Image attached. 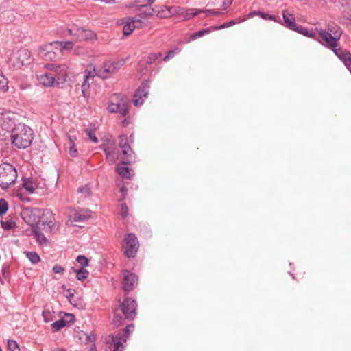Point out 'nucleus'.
Wrapping results in <instances>:
<instances>
[{
  "label": "nucleus",
  "instance_id": "nucleus-52",
  "mask_svg": "<svg viewBox=\"0 0 351 351\" xmlns=\"http://www.w3.org/2000/svg\"><path fill=\"white\" fill-rule=\"evenodd\" d=\"M81 88H82V93L83 94V96L86 97V92L89 88V83H88V80L84 79V82H83V83L82 84Z\"/></svg>",
  "mask_w": 351,
  "mask_h": 351
},
{
  "label": "nucleus",
  "instance_id": "nucleus-2",
  "mask_svg": "<svg viewBox=\"0 0 351 351\" xmlns=\"http://www.w3.org/2000/svg\"><path fill=\"white\" fill-rule=\"evenodd\" d=\"M102 149L106 154V160L114 163L118 159L123 160V163H130L135 160L134 153L132 150L126 135H120L119 137V148L113 142H108L101 145Z\"/></svg>",
  "mask_w": 351,
  "mask_h": 351
},
{
  "label": "nucleus",
  "instance_id": "nucleus-58",
  "mask_svg": "<svg viewBox=\"0 0 351 351\" xmlns=\"http://www.w3.org/2000/svg\"><path fill=\"white\" fill-rule=\"evenodd\" d=\"M232 0H223V5L225 7V9H226L232 4Z\"/></svg>",
  "mask_w": 351,
  "mask_h": 351
},
{
  "label": "nucleus",
  "instance_id": "nucleus-24",
  "mask_svg": "<svg viewBox=\"0 0 351 351\" xmlns=\"http://www.w3.org/2000/svg\"><path fill=\"white\" fill-rule=\"evenodd\" d=\"M121 115L125 116L128 112V104L127 99L122 96L121 101L119 102V110L118 112Z\"/></svg>",
  "mask_w": 351,
  "mask_h": 351
},
{
  "label": "nucleus",
  "instance_id": "nucleus-4",
  "mask_svg": "<svg viewBox=\"0 0 351 351\" xmlns=\"http://www.w3.org/2000/svg\"><path fill=\"white\" fill-rule=\"evenodd\" d=\"M17 179L16 169L9 163L0 165V186L7 189L15 183Z\"/></svg>",
  "mask_w": 351,
  "mask_h": 351
},
{
  "label": "nucleus",
  "instance_id": "nucleus-22",
  "mask_svg": "<svg viewBox=\"0 0 351 351\" xmlns=\"http://www.w3.org/2000/svg\"><path fill=\"white\" fill-rule=\"evenodd\" d=\"M125 163H123V160L122 163L119 164L117 167V172L123 178H129L131 176L130 169L124 166Z\"/></svg>",
  "mask_w": 351,
  "mask_h": 351
},
{
  "label": "nucleus",
  "instance_id": "nucleus-33",
  "mask_svg": "<svg viewBox=\"0 0 351 351\" xmlns=\"http://www.w3.org/2000/svg\"><path fill=\"white\" fill-rule=\"evenodd\" d=\"M8 80L3 75V73L0 71V90L3 92L8 90Z\"/></svg>",
  "mask_w": 351,
  "mask_h": 351
},
{
  "label": "nucleus",
  "instance_id": "nucleus-25",
  "mask_svg": "<svg viewBox=\"0 0 351 351\" xmlns=\"http://www.w3.org/2000/svg\"><path fill=\"white\" fill-rule=\"evenodd\" d=\"M121 340H122V335H121V334H118L115 337H112L114 351H123V346L121 342Z\"/></svg>",
  "mask_w": 351,
  "mask_h": 351
},
{
  "label": "nucleus",
  "instance_id": "nucleus-37",
  "mask_svg": "<svg viewBox=\"0 0 351 351\" xmlns=\"http://www.w3.org/2000/svg\"><path fill=\"white\" fill-rule=\"evenodd\" d=\"M237 23H238V19L234 21V20H232L228 23H225L219 26H216V27H214L213 29L215 30H219V29H224V28H227V27H229L230 26H232V25H234L235 24Z\"/></svg>",
  "mask_w": 351,
  "mask_h": 351
},
{
  "label": "nucleus",
  "instance_id": "nucleus-44",
  "mask_svg": "<svg viewBox=\"0 0 351 351\" xmlns=\"http://www.w3.org/2000/svg\"><path fill=\"white\" fill-rule=\"evenodd\" d=\"M76 261L82 266V267L84 268L88 265V259L83 255H79L76 258Z\"/></svg>",
  "mask_w": 351,
  "mask_h": 351
},
{
  "label": "nucleus",
  "instance_id": "nucleus-57",
  "mask_svg": "<svg viewBox=\"0 0 351 351\" xmlns=\"http://www.w3.org/2000/svg\"><path fill=\"white\" fill-rule=\"evenodd\" d=\"M68 295L67 298L69 300L70 302H71V298L74 297V293L75 292V289H69L67 290Z\"/></svg>",
  "mask_w": 351,
  "mask_h": 351
},
{
  "label": "nucleus",
  "instance_id": "nucleus-13",
  "mask_svg": "<svg viewBox=\"0 0 351 351\" xmlns=\"http://www.w3.org/2000/svg\"><path fill=\"white\" fill-rule=\"evenodd\" d=\"M144 25V23L137 17L128 18L127 21L123 23V34L128 36L134 31L136 27L139 28Z\"/></svg>",
  "mask_w": 351,
  "mask_h": 351
},
{
  "label": "nucleus",
  "instance_id": "nucleus-56",
  "mask_svg": "<svg viewBox=\"0 0 351 351\" xmlns=\"http://www.w3.org/2000/svg\"><path fill=\"white\" fill-rule=\"evenodd\" d=\"M175 55L174 51H169L163 58V61L167 62L170 58H173Z\"/></svg>",
  "mask_w": 351,
  "mask_h": 351
},
{
  "label": "nucleus",
  "instance_id": "nucleus-51",
  "mask_svg": "<svg viewBox=\"0 0 351 351\" xmlns=\"http://www.w3.org/2000/svg\"><path fill=\"white\" fill-rule=\"evenodd\" d=\"M77 192L83 193L84 196H87L89 195L90 193V189L88 186H84L83 187L78 188Z\"/></svg>",
  "mask_w": 351,
  "mask_h": 351
},
{
  "label": "nucleus",
  "instance_id": "nucleus-53",
  "mask_svg": "<svg viewBox=\"0 0 351 351\" xmlns=\"http://www.w3.org/2000/svg\"><path fill=\"white\" fill-rule=\"evenodd\" d=\"M128 212V210L126 204L125 203L122 204L121 207V215L123 219L127 217Z\"/></svg>",
  "mask_w": 351,
  "mask_h": 351
},
{
  "label": "nucleus",
  "instance_id": "nucleus-19",
  "mask_svg": "<svg viewBox=\"0 0 351 351\" xmlns=\"http://www.w3.org/2000/svg\"><path fill=\"white\" fill-rule=\"evenodd\" d=\"M91 217L90 211L88 210H80L75 211L73 215V219L75 222H82L88 220Z\"/></svg>",
  "mask_w": 351,
  "mask_h": 351
},
{
  "label": "nucleus",
  "instance_id": "nucleus-45",
  "mask_svg": "<svg viewBox=\"0 0 351 351\" xmlns=\"http://www.w3.org/2000/svg\"><path fill=\"white\" fill-rule=\"evenodd\" d=\"M259 13H260V11H253V12H251L247 15L244 16L243 18L238 19V23L243 22V21H246L247 19H250V18H252V17H253L254 16H259Z\"/></svg>",
  "mask_w": 351,
  "mask_h": 351
},
{
  "label": "nucleus",
  "instance_id": "nucleus-9",
  "mask_svg": "<svg viewBox=\"0 0 351 351\" xmlns=\"http://www.w3.org/2000/svg\"><path fill=\"white\" fill-rule=\"evenodd\" d=\"M136 302L131 298H126L119 306V310L127 319L133 320L136 315Z\"/></svg>",
  "mask_w": 351,
  "mask_h": 351
},
{
  "label": "nucleus",
  "instance_id": "nucleus-3",
  "mask_svg": "<svg viewBox=\"0 0 351 351\" xmlns=\"http://www.w3.org/2000/svg\"><path fill=\"white\" fill-rule=\"evenodd\" d=\"M34 137L33 130L25 124L19 123L12 130V143L19 149H25L29 147Z\"/></svg>",
  "mask_w": 351,
  "mask_h": 351
},
{
  "label": "nucleus",
  "instance_id": "nucleus-11",
  "mask_svg": "<svg viewBox=\"0 0 351 351\" xmlns=\"http://www.w3.org/2000/svg\"><path fill=\"white\" fill-rule=\"evenodd\" d=\"M138 281V276L134 274L125 270L123 271V289L129 292L134 289L135 284Z\"/></svg>",
  "mask_w": 351,
  "mask_h": 351
},
{
  "label": "nucleus",
  "instance_id": "nucleus-35",
  "mask_svg": "<svg viewBox=\"0 0 351 351\" xmlns=\"http://www.w3.org/2000/svg\"><path fill=\"white\" fill-rule=\"evenodd\" d=\"M69 143H70V147H69V154L73 157H75L77 155V149L76 146L73 142V140L72 139V138L71 136H69Z\"/></svg>",
  "mask_w": 351,
  "mask_h": 351
},
{
  "label": "nucleus",
  "instance_id": "nucleus-41",
  "mask_svg": "<svg viewBox=\"0 0 351 351\" xmlns=\"http://www.w3.org/2000/svg\"><path fill=\"white\" fill-rule=\"evenodd\" d=\"M202 10L200 9H190L186 10V19H191L195 16H197L198 14L202 13Z\"/></svg>",
  "mask_w": 351,
  "mask_h": 351
},
{
  "label": "nucleus",
  "instance_id": "nucleus-46",
  "mask_svg": "<svg viewBox=\"0 0 351 351\" xmlns=\"http://www.w3.org/2000/svg\"><path fill=\"white\" fill-rule=\"evenodd\" d=\"M45 226L44 228H46L49 232H52L54 230H56L58 228L57 224L55 222L49 221L47 223H44Z\"/></svg>",
  "mask_w": 351,
  "mask_h": 351
},
{
  "label": "nucleus",
  "instance_id": "nucleus-6",
  "mask_svg": "<svg viewBox=\"0 0 351 351\" xmlns=\"http://www.w3.org/2000/svg\"><path fill=\"white\" fill-rule=\"evenodd\" d=\"M124 63L125 61L123 60L104 62L98 70V77L107 79L112 76L118 72Z\"/></svg>",
  "mask_w": 351,
  "mask_h": 351
},
{
  "label": "nucleus",
  "instance_id": "nucleus-26",
  "mask_svg": "<svg viewBox=\"0 0 351 351\" xmlns=\"http://www.w3.org/2000/svg\"><path fill=\"white\" fill-rule=\"evenodd\" d=\"M32 213V211L29 209H25L21 213V217L24 219V221L29 224L32 225L35 222V219H32L31 215Z\"/></svg>",
  "mask_w": 351,
  "mask_h": 351
},
{
  "label": "nucleus",
  "instance_id": "nucleus-60",
  "mask_svg": "<svg viewBox=\"0 0 351 351\" xmlns=\"http://www.w3.org/2000/svg\"><path fill=\"white\" fill-rule=\"evenodd\" d=\"M149 4H152L154 2L155 0H147Z\"/></svg>",
  "mask_w": 351,
  "mask_h": 351
},
{
  "label": "nucleus",
  "instance_id": "nucleus-36",
  "mask_svg": "<svg viewBox=\"0 0 351 351\" xmlns=\"http://www.w3.org/2000/svg\"><path fill=\"white\" fill-rule=\"evenodd\" d=\"M161 56H162V53L160 52L150 53L149 56L147 58V60L146 61V64H153Z\"/></svg>",
  "mask_w": 351,
  "mask_h": 351
},
{
  "label": "nucleus",
  "instance_id": "nucleus-17",
  "mask_svg": "<svg viewBox=\"0 0 351 351\" xmlns=\"http://www.w3.org/2000/svg\"><path fill=\"white\" fill-rule=\"evenodd\" d=\"M17 60L22 66L29 64L32 62L30 51L27 49H21L17 53Z\"/></svg>",
  "mask_w": 351,
  "mask_h": 351
},
{
  "label": "nucleus",
  "instance_id": "nucleus-55",
  "mask_svg": "<svg viewBox=\"0 0 351 351\" xmlns=\"http://www.w3.org/2000/svg\"><path fill=\"white\" fill-rule=\"evenodd\" d=\"M42 315H43L44 321L45 322L47 323L51 321V318H50L51 314H50L49 311H43Z\"/></svg>",
  "mask_w": 351,
  "mask_h": 351
},
{
  "label": "nucleus",
  "instance_id": "nucleus-63",
  "mask_svg": "<svg viewBox=\"0 0 351 351\" xmlns=\"http://www.w3.org/2000/svg\"><path fill=\"white\" fill-rule=\"evenodd\" d=\"M134 5V4H131L129 7H132Z\"/></svg>",
  "mask_w": 351,
  "mask_h": 351
},
{
  "label": "nucleus",
  "instance_id": "nucleus-47",
  "mask_svg": "<svg viewBox=\"0 0 351 351\" xmlns=\"http://www.w3.org/2000/svg\"><path fill=\"white\" fill-rule=\"evenodd\" d=\"M259 16L262 18L264 20H269V21H277L276 17L274 15L269 14L268 13H265L260 12Z\"/></svg>",
  "mask_w": 351,
  "mask_h": 351
},
{
  "label": "nucleus",
  "instance_id": "nucleus-5",
  "mask_svg": "<svg viewBox=\"0 0 351 351\" xmlns=\"http://www.w3.org/2000/svg\"><path fill=\"white\" fill-rule=\"evenodd\" d=\"M39 54L45 60H56L62 56L61 46L54 42L49 43L40 48Z\"/></svg>",
  "mask_w": 351,
  "mask_h": 351
},
{
  "label": "nucleus",
  "instance_id": "nucleus-12",
  "mask_svg": "<svg viewBox=\"0 0 351 351\" xmlns=\"http://www.w3.org/2000/svg\"><path fill=\"white\" fill-rule=\"evenodd\" d=\"M149 82L145 80L141 84V86L137 89L134 95V104L136 106H141L143 104V97H146L149 93Z\"/></svg>",
  "mask_w": 351,
  "mask_h": 351
},
{
  "label": "nucleus",
  "instance_id": "nucleus-61",
  "mask_svg": "<svg viewBox=\"0 0 351 351\" xmlns=\"http://www.w3.org/2000/svg\"><path fill=\"white\" fill-rule=\"evenodd\" d=\"M121 191H122V192H123V191H125V188H124V187H123V188H121Z\"/></svg>",
  "mask_w": 351,
  "mask_h": 351
},
{
  "label": "nucleus",
  "instance_id": "nucleus-1",
  "mask_svg": "<svg viewBox=\"0 0 351 351\" xmlns=\"http://www.w3.org/2000/svg\"><path fill=\"white\" fill-rule=\"evenodd\" d=\"M315 30L321 37L322 45L332 52L341 60L348 69L351 66V53L340 47L339 40L343 34L341 27L334 23L327 24L326 29H323L321 23L315 24Z\"/></svg>",
  "mask_w": 351,
  "mask_h": 351
},
{
  "label": "nucleus",
  "instance_id": "nucleus-20",
  "mask_svg": "<svg viewBox=\"0 0 351 351\" xmlns=\"http://www.w3.org/2000/svg\"><path fill=\"white\" fill-rule=\"evenodd\" d=\"M22 186L29 194L34 193L38 187L37 183L32 178H24Z\"/></svg>",
  "mask_w": 351,
  "mask_h": 351
},
{
  "label": "nucleus",
  "instance_id": "nucleus-14",
  "mask_svg": "<svg viewBox=\"0 0 351 351\" xmlns=\"http://www.w3.org/2000/svg\"><path fill=\"white\" fill-rule=\"evenodd\" d=\"M38 82L44 86L51 87L56 85V79L53 73H44L40 75H37Z\"/></svg>",
  "mask_w": 351,
  "mask_h": 351
},
{
  "label": "nucleus",
  "instance_id": "nucleus-15",
  "mask_svg": "<svg viewBox=\"0 0 351 351\" xmlns=\"http://www.w3.org/2000/svg\"><path fill=\"white\" fill-rule=\"evenodd\" d=\"M314 25L315 26V24ZM295 32L301 34L303 36L316 40L320 44H322L321 37L315 29H308L304 27L298 26V27L295 29Z\"/></svg>",
  "mask_w": 351,
  "mask_h": 351
},
{
  "label": "nucleus",
  "instance_id": "nucleus-34",
  "mask_svg": "<svg viewBox=\"0 0 351 351\" xmlns=\"http://www.w3.org/2000/svg\"><path fill=\"white\" fill-rule=\"evenodd\" d=\"M55 43H58L61 46V55H62L63 49L70 50L73 47V43L71 41H56Z\"/></svg>",
  "mask_w": 351,
  "mask_h": 351
},
{
  "label": "nucleus",
  "instance_id": "nucleus-39",
  "mask_svg": "<svg viewBox=\"0 0 351 351\" xmlns=\"http://www.w3.org/2000/svg\"><path fill=\"white\" fill-rule=\"evenodd\" d=\"M1 226L4 230H11L16 226V223L12 220L1 221Z\"/></svg>",
  "mask_w": 351,
  "mask_h": 351
},
{
  "label": "nucleus",
  "instance_id": "nucleus-43",
  "mask_svg": "<svg viewBox=\"0 0 351 351\" xmlns=\"http://www.w3.org/2000/svg\"><path fill=\"white\" fill-rule=\"evenodd\" d=\"M134 324H130L129 325H128L123 330V333H124V339H123V341H126V339L129 337L130 335L132 332L133 331V329H134Z\"/></svg>",
  "mask_w": 351,
  "mask_h": 351
},
{
  "label": "nucleus",
  "instance_id": "nucleus-50",
  "mask_svg": "<svg viewBox=\"0 0 351 351\" xmlns=\"http://www.w3.org/2000/svg\"><path fill=\"white\" fill-rule=\"evenodd\" d=\"M119 103L115 104L112 102L108 106L107 109L110 112H117L119 110Z\"/></svg>",
  "mask_w": 351,
  "mask_h": 351
},
{
  "label": "nucleus",
  "instance_id": "nucleus-38",
  "mask_svg": "<svg viewBox=\"0 0 351 351\" xmlns=\"http://www.w3.org/2000/svg\"><path fill=\"white\" fill-rule=\"evenodd\" d=\"M8 349L9 351H21L18 343L14 340L8 341Z\"/></svg>",
  "mask_w": 351,
  "mask_h": 351
},
{
  "label": "nucleus",
  "instance_id": "nucleus-40",
  "mask_svg": "<svg viewBox=\"0 0 351 351\" xmlns=\"http://www.w3.org/2000/svg\"><path fill=\"white\" fill-rule=\"evenodd\" d=\"M9 276V267L8 265H3L1 269V276H0V281L3 283V280H5Z\"/></svg>",
  "mask_w": 351,
  "mask_h": 351
},
{
  "label": "nucleus",
  "instance_id": "nucleus-10",
  "mask_svg": "<svg viewBox=\"0 0 351 351\" xmlns=\"http://www.w3.org/2000/svg\"><path fill=\"white\" fill-rule=\"evenodd\" d=\"M45 68L50 71H54L53 74L56 79V85L60 86L63 84L68 77L67 66L65 64L57 65L55 64H47L45 66Z\"/></svg>",
  "mask_w": 351,
  "mask_h": 351
},
{
  "label": "nucleus",
  "instance_id": "nucleus-21",
  "mask_svg": "<svg viewBox=\"0 0 351 351\" xmlns=\"http://www.w3.org/2000/svg\"><path fill=\"white\" fill-rule=\"evenodd\" d=\"M164 8L165 10H164L162 9V13H160L159 12H158V15H159L160 17H164V18L168 17L169 15H171L172 14L182 13V11L183 10L180 7L165 6Z\"/></svg>",
  "mask_w": 351,
  "mask_h": 351
},
{
  "label": "nucleus",
  "instance_id": "nucleus-49",
  "mask_svg": "<svg viewBox=\"0 0 351 351\" xmlns=\"http://www.w3.org/2000/svg\"><path fill=\"white\" fill-rule=\"evenodd\" d=\"M86 132L87 136H88L89 139L91 140L94 143H97L98 139L95 134V132L91 130H86Z\"/></svg>",
  "mask_w": 351,
  "mask_h": 351
},
{
  "label": "nucleus",
  "instance_id": "nucleus-62",
  "mask_svg": "<svg viewBox=\"0 0 351 351\" xmlns=\"http://www.w3.org/2000/svg\"><path fill=\"white\" fill-rule=\"evenodd\" d=\"M88 339H89L90 341L91 340V339H90V336H88Z\"/></svg>",
  "mask_w": 351,
  "mask_h": 351
},
{
  "label": "nucleus",
  "instance_id": "nucleus-54",
  "mask_svg": "<svg viewBox=\"0 0 351 351\" xmlns=\"http://www.w3.org/2000/svg\"><path fill=\"white\" fill-rule=\"evenodd\" d=\"M53 271L56 274H62L64 271V268L59 265H56L53 267Z\"/></svg>",
  "mask_w": 351,
  "mask_h": 351
},
{
  "label": "nucleus",
  "instance_id": "nucleus-48",
  "mask_svg": "<svg viewBox=\"0 0 351 351\" xmlns=\"http://www.w3.org/2000/svg\"><path fill=\"white\" fill-rule=\"evenodd\" d=\"M202 13H205L206 16H220L221 14V12L215 11L213 10H202Z\"/></svg>",
  "mask_w": 351,
  "mask_h": 351
},
{
  "label": "nucleus",
  "instance_id": "nucleus-59",
  "mask_svg": "<svg viewBox=\"0 0 351 351\" xmlns=\"http://www.w3.org/2000/svg\"><path fill=\"white\" fill-rule=\"evenodd\" d=\"M53 351H66V350L64 349L58 348H55Z\"/></svg>",
  "mask_w": 351,
  "mask_h": 351
},
{
  "label": "nucleus",
  "instance_id": "nucleus-30",
  "mask_svg": "<svg viewBox=\"0 0 351 351\" xmlns=\"http://www.w3.org/2000/svg\"><path fill=\"white\" fill-rule=\"evenodd\" d=\"M119 309H117L114 311V317L112 320V324L114 326V327L117 328L119 327L122 322L123 318L119 313Z\"/></svg>",
  "mask_w": 351,
  "mask_h": 351
},
{
  "label": "nucleus",
  "instance_id": "nucleus-18",
  "mask_svg": "<svg viewBox=\"0 0 351 351\" xmlns=\"http://www.w3.org/2000/svg\"><path fill=\"white\" fill-rule=\"evenodd\" d=\"M282 17L286 26L288 27L290 29L295 31L298 25L295 23V19L294 15L289 13L287 10H283Z\"/></svg>",
  "mask_w": 351,
  "mask_h": 351
},
{
  "label": "nucleus",
  "instance_id": "nucleus-29",
  "mask_svg": "<svg viewBox=\"0 0 351 351\" xmlns=\"http://www.w3.org/2000/svg\"><path fill=\"white\" fill-rule=\"evenodd\" d=\"M27 258L30 261L31 263L36 264L40 262V258L39 255L35 252H25Z\"/></svg>",
  "mask_w": 351,
  "mask_h": 351
},
{
  "label": "nucleus",
  "instance_id": "nucleus-16",
  "mask_svg": "<svg viewBox=\"0 0 351 351\" xmlns=\"http://www.w3.org/2000/svg\"><path fill=\"white\" fill-rule=\"evenodd\" d=\"M136 10L139 12V14L137 18L145 19L153 16L155 14V10L153 8L147 5H141L136 8Z\"/></svg>",
  "mask_w": 351,
  "mask_h": 351
},
{
  "label": "nucleus",
  "instance_id": "nucleus-23",
  "mask_svg": "<svg viewBox=\"0 0 351 351\" xmlns=\"http://www.w3.org/2000/svg\"><path fill=\"white\" fill-rule=\"evenodd\" d=\"M32 233L36 238V241L43 245H47L48 240L44 235V234L37 228H34Z\"/></svg>",
  "mask_w": 351,
  "mask_h": 351
},
{
  "label": "nucleus",
  "instance_id": "nucleus-8",
  "mask_svg": "<svg viewBox=\"0 0 351 351\" xmlns=\"http://www.w3.org/2000/svg\"><path fill=\"white\" fill-rule=\"evenodd\" d=\"M67 32L75 41L92 40L96 38V35L93 31L82 27L68 29Z\"/></svg>",
  "mask_w": 351,
  "mask_h": 351
},
{
  "label": "nucleus",
  "instance_id": "nucleus-28",
  "mask_svg": "<svg viewBox=\"0 0 351 351\" xmlns=\"http://www.w3.org/2000/svg\"><path fill=\"white\" fill-rule=\"evenodd\" d=\"M98 70L99 69H95V67L90 66V69H86L85 70V75L84 79L89 80L90 77L94 76H98Z\"/></svg>",
  "mask_w": 351,
  "mask_h": 351
},
{
  "label": "nucleus",
  "instance_id": "nucleus-42",
  "mask_svg": "<svg viewBox=\"0 0 351 351\" xmlns=\"http://www.w3.org/2000/svg\"><path fill=\"white\" fill-rule=\"evenodd\" d=\"M8 209L7 202L4 199H0V216L5 214Z\"/></svg>",
  "mask_w": 351,
  "mask_h": 351
},
{
  "label": "nucleus",
  "instance_id": "nucleus-32",
  "mask_svg": "<svg viewBox=\"0 0 351 351\" xmlns=\"http://www.w3.org/2000/svg\"><path fill=\"white\" fill-rule=\"evenodd\" d=\"M210 32V30L209 29H204L198 31L190 36L189 40L190 41L194 40L197 39V38H200Z\"/></svg>",
  "mask_w": 351,
  "mask_h": 351
},
{
  "label": "nucleus",
  "instance_id": "nucleus-7",
  "mask_svg": "<svg viewBox=\"0 0 351 351\" xmlns=\"http://www.w3.org/2000/svg\"><path fill=\"white\" fill-rule=\"evenodd\" d=\"M139 247L138 241L134 234L128 233L125 235L123 246V253L128 258L136 256Z\"/></svg>",
  "mask_w": 351,
  "mask_h": 351
},
{
  "label": "nucleus",
  "instance_id": "nucleus-31",
  "mask_svg": "<svg viewBox=\"0 0 351 351\" xmlns=\"http://www.w3.org/2000/svg\"><path fill=\"white\" fill-rule=\"evenodd\" d=\"M65 326V321L59 319L51 324V330L53 332L58 331Z\"/></svg>",
  "mask_w": 351,
  "mask_h": 351
},
{
  "label": "nucleus",
  "instance_id": "nucleus-27",
  "mask_svg": "<svg viewBox=\"0 0 351 351\" xmlns=\"http://www.w3.org/2000/svg\"><path fill=\"white\" fill-rule=\"evenodd\" d=\"M76 273V278L78 280L82 281L87 278L88 276V271L84 267L75 271Z\"/></svg>",
  "mask_w": 351,
  "mask_h": 351
}]
</instances>
